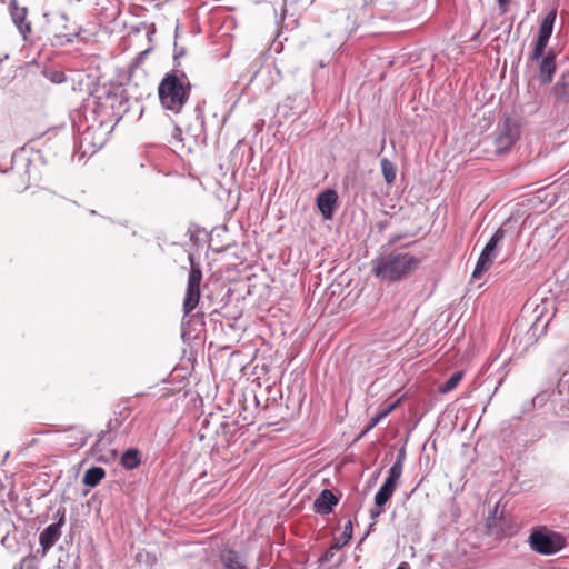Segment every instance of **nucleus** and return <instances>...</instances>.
Here are the masks:
<instances>
[{
    "label": "nucleus",
    "mask_w": 569,
    "mask_h": 569,
    "mask_svg": "<svg viewBox=\"0 0 569 569\" xmlns=\"http://www.w3.org/2000/svg\"><path fill=\"white\" fill-rule=\"evenodd\" d=\"M372 274L387 282L399 281L411 272H413L420 264V260L408 252L391 251L381 253L371 262Z\"/></svg>",
    "instance_id": "nucleus-1"
},
{
    "label": "nucleus",
    "mask_w": 569,
    "mask_h": 569,
    "mask_svg": "<svg viewBox=\"0 0 569 569\" xmlns=\"http://www.w3.org/2000/svg\"><path fill=\"white\" fill-rule=\"evenodd\" d=\"M17 18L18 19H21L22 17L20 16V12H17Z\"/></svg>",
    "instance_id": "nucleus-37"
},
{
    "label": "nucleus",
    "mask_w": 569,
    "mask_h": 569,
    "mask_svg": "<svg viewBox=\"0 0 569 569\" xmlns=\"http://www.w3.org/2000/svg\"><path fill=\"white\" fill-rule=\"evenodd\" d=\"M233 426H234V423H230L228 421H222L217 429V435L224 437L226 440L228 441L229 436L231 435V428Z\"/></svg>",
    "instance_id": "nucleus-27"
},
{
    "label": "nucleus",
    "mask_w": 569,
    "mask_h": 569,
    "mask_svg": "<svg viewBox=\"0 0 569 569\" xmlns=\"http://www.w3.org/2000/svg\"><path fill=\"white\" fill-rule=\"evenodd\" d=\"M557 17V9H552L548 12V14L542 19L538 36L535 42L533 50L529 57V60H538L545 53L548 41L553 31V24Z\"/></svg>",
    "instance_id": "nucleus-6"
},
{
    "label": "nucleus",
    "mask_w": 569,
    "mask_h": 569,
    "mask_svg": "<svg viewBox=\"0 0 569 569\" xmlns=\"http://www.w3.org/2000/svg\"><path fill=\"white\" fill-rule=\"evenodd\" d=\"M518 136L508 124L498 127L493 144L497 153L508 151L516 142Z\"/></svg>",
    "instance_id": "nucleus-14"
},
{
    "label": "nucleus",
    "mask_w": 569,
    "mask_h": 569,
    "mask_svg": "<svg viewBox=\"0 0 569 569\" xmlns=\"http://www.w3.org/2000/svg\"><path fill=\"white\" fill-rule=\"evenodd\" d=\"M13 569H39L37 556L28 555L18 565H16Z\"/></svg>",
    "instance_id": "nucleus-24"
},
{
    "label": "nucleus",
    "mask_w": 569,
    "mask_h": 569,
    "mask_svg": "<svg viewBox=\"0 0 569 569\" xmlns=\"http://www.w3.org/2000/svg\"><path fill=\"white\" fill-rule=\"evenodd\" d=\"M557 103L569 102V74H562L552 87L551 91Z\"/></svg>",
    "instance_id": "nucleus-17"
},
{
    "label": "nucleus",
    "mask_w": 569,
    "mask_h": 569,
    "mask_svg": "<svg viewBox=\"0 0 569 569\" xmlns=\"http://www.w3.org/2000/svg\"><path fill=\"white\" fill-rule=\"evenodd\" d=\"M339 503V499L329 489H323L313 501V511L319 515H329Z\"/></svg>",
    "instance_id": "nucleus-15"
},
{
    "label": "nucleus",
    "mask_w": 569,
    "mask_h": 569,
    "mask_svg": "<svg viewBox=\"0 0 569 569\" xmlns=\"http://www.w3.org/2000/svg\"><path fill=\"white\" fill-rule=\"evenodd\" d=\"M337 194L333 190H327L317 198V206L325 219H331Z\"/></svg>",
    "instance_id": "nucleus-16"
},
{
    "label": "nucleus",
    "mask_w": 569,
    "mask_h": 569,
    "mask_svg": "<svg viewBox=\"0 0 569 569\" xmlns=\"http://www.w3.org/2000/svg\"><path fill=\"white\" fill-rule=\"evenodd\" d=\"M401 401H402V398L400 397V398L396 399L395 401H392L391 403L386 405L385 408L387 409V411L389 413H391L396 408L399 407Z\"/></svg>",
    "instance_id": "nucleus-30"
},
{
    "label": "nucleus",
    "mask_w": 569,
    "mask_h": 569,
    "mask_svg": "<svg viewBox=\"0 0 569 569\" xmlns=\"http://www.w3.org/2000/svg\"><path fill=\"white\" fill-rule=\"evenodd\" d=\"M510 359H503V361L499 365L498 367V370H497V373L495 375V378L497 379V386L495 387V390H493V393L497 392V390L499 389V387L503 383L507 375H508V370H507V367L509 366V362H510ZM493 379V375L490 373L488 377H487V381Z\"/></svg>",
    "instance_id": "nucleus-23"
},
{
    "label": "nucleus",
    "mask_w": 569,
    "mask_h": 569,
    "mask_svg": "<svg viewBox=\"0 0 569 569\" xmlns=\"http://www.w3.org/2000/svg\"><path fill=\"white\" fill-rule=\"evenodd\" d=\"M396 569H410V566L407 562H401Z\"/></svg>",
    "instance_id": "nucleus-34"
},
{
    "label": "nucleus",
    "mask_w": 569,
    "mask_h": 569,
    "mask_svg": "<svg viewBox=\"0 0 569 569\" xmlns=\"http://www.w3.org/2000/svg\"><path fill=\"white\" fill-rule=\"evenodd\" d=\"M36 201L40 207L47 209L56 214H62L70 208L76 206V202L57 194L53 191L40 192L36 197Z\"/></svg>",
    "instance_id": "nucleus-7"
},
{
    "label": "nucleus",
    "mask_w": 569,
    "mask_h": 569,
    "mask_svg": "<svg viewBox=\"0 0 569 569\" xmlns=\"http://www.w3.org/2000/svg\"><path fill=\"white\" fill-rule=\"evenodd\" d=\"M497 510H498V507H496V508H495L492 517H489V518L487 519V526H488V528H491V526H492V521H495V519H496Z\"/></svg>",
    "instance_id": "nucleus-33"
},
{
    "label": "nucleus",
    "mask_w": 569,
    "mask_h": 569,
    "mask_svg": "<svg viewBox=\"0 0 569 569\" xmlns=\"http://www.w3.org/2000/svg\"><path fill=\"white\" fill-rule=\"evenodd\" d=\"M465 372L462 370H458L453 372L445 382L438 386V392L441 395H446L457 388L459 382L462 380Z\"/></svg>",
    "instance_id": "nucleus-21"
},
{
    "label": "nucleus",
    "mask_w": 569,
    "mask_h": 569,
    "mask_svg": "<svg viewBox=\"0 0 569 569\" xmlns=\"http://www.w3.org/2000/svg\"><path fill=\"white\" fill-rule=\"evenodd\" d=\"M401 475L398 467H390L386 480L375 495L376 507L382 508L391 499Z\"/></svg>",
    "instance_id": "nucleus-9"
},
{
    "label": "nucleus",
    "mask_w": 569,
    "mask_h": 569,
    "mask_svg": "<svg viewBox=\"0 0 569 569\" xmlns=\"http://www.w3.org/2000/svg\"><path fill=\"white\" fill-rule=\"evenodd\" d=\"M7 538H8L7 536L4 538H2V540H1L2 545H6Z\"/></svg>",
    "instance_id": "nucleus-36"
},
{
    "label": "nucleus",
    "mask_w": 569,
    "mask_h": 569,
    "mask_svg": "<svg viewBox=\"0 0 569 569\" xmlns=\"http://www.w3.org/2000/svg\"><path fill=\"white\" fill-rule=\"evenodd\" d=\"M61 527H62V519H59L56 522L46 527L40 532L39 543H40L41 549L38 550V552H40L42 557H44L48 553V551L54 546V543L60 539Z\"/></svg>",
    "instance_id": "nucleus-11"
},
{
    "label": "nucleus",
    "mask_w": 569,
    "mask_h": 569,
    "mask_svg": "<svg viewBox=\"0 0 569 569\" xmlns=\"http://www.w3.org/2000/svg\"><path fill=\"white\" fill-rule=\"evenodd\" d=\"M130 408L124 407L122 411L119 412L120 417H114L113 419H110L108 422V429L106 431H102L97 442L92 446L91 450L93 456H96L98 461L108 462L110 459H113L116 456V450H111L109 457H104L101 455L102 445H103V438L107 433H110L111 431L116 430L117 428L121 427L123 423V420L129 416Z\"/></svg>",
    "instance_id": "nucleus-8"
},
{
    "label": "nucleus",
    "mask_w": 569,
    "mask_h": 569,
    "mask_svg": "<svg viewBox=\"0 0 569 569\" xmlns=\"http://www.w3.org/2000/svg\"><path fill=\"white\" fill-rule=\"evenodd\" d=\"M64 516H66V510L64 508H60L57 510L56 515H54V519H62V526L64 525Z\"/></svg>",
    "instance_id": "nucleus-32"
},
{
    "label": "nucleus",
    "mask_w": 569,
    "mask_h": 569,
    "mask_svg": "<svg viewBox=\"0 0 569 569\" xmlns=\"http://www.w3.org/2000/svg\"><path fill=\"white\" fill-rule=\"evenodd\" d=\"M538 79L541 84L551 83L553 76L557 70L556 54L552 51H548L538 59Z\"/></svg>",
    "instance_id": "nucleus-12"
},
{
    "label": "nucleus",
    "mask_w": 569,
    "mask_h": 569,
    "mask_svg": "<svg viewBox=\"0 0 569 569\" xmlns=\"http://www.w3.org/2000/svg\"><path fill=\"white\" fill-rule=\"evenodd\" d=\"M77 31L73 30L71 32H57L54 33L56 44L63 46L66 43L72 42L73 38L77 37Z\"/></svg>",
    "instance_id": "nucleus-26"
},
{
    "label": "nucleus",
    "mask_w": 569,
    "mask_h": 569,
    "mask_svg": "<svg viewBox=\"0 0 569 569\" xmlns=\"http://www.w3.org/2000/svg\"><path fill=\"white\" fill-rule=\"evenodd\" d=\"M498 7L501 13H506L508 11V7L510 3V0H497Z\"/></svg>",
    "instance_id": "nucleus-31"
},
{
    "label": "nucleus",
    "mask_w": 569,
    "mask_h": 569,
    "mask_svg": "<svg viewBox=\"0 0 569 569\" xmlns=\"http://www.w3.org/2000/svg\"><path fill=\"white\" fill-rule=\"evenodd\" d=\"M389 415V412L387 411V409L383 407H380L377 412L371 417L368 426L366 427V429L363 430V433L368 432L369 430H371L372 428H375L382 419H385L387 416Z\"/></svg>",
    "instance_id": "nucleus-25"
},
{
    "label": "nucleus",
    "mask_w": 569,
    "mask_h": 569,
    "mask_svg": "<svg viewBox=\"0 0 569 569\" xmlns=\"http://www.w3.org/2000/svg\"><path fill=\"white\" fill-rule=\"evenodd\" d=\"M381 171L383 174V179L388 184H392L396 180V167L395 164L387 158H382L380 161Z\"/></svg>",
    "instance_id": "nucleus-22"
},
{
    "label": "nucleus",
    "mask_w": 569,
    "mask_h": 569,
    "mask_svg": "<svg viewBox=\"0 0 569 569\" xmlns=\"http://www.w3.org/2000/svg\"><path fill=\"white\" fill-rule=\"evenodd\" d=\"M529 545L535 552L551 556L565 548L566 538L562 533L542 526L531 531Z\"/></svg>",
    "instance_id": "nucleus-3"
},
{
    "label": "nucleus",
    "mask_w": 569,
    "mask_h": 569,
    "mask_svg": "<svg viewBox=\"0 0 569 569\" xmlns=\"http://www.w3.org/2000/svg\"><path fill=\"white\" fill-rule=\"evenodd\" d=\"M191 269L188 276V284L186 290V297L183 300V312L190 315L198 306L200 300V283L202 280L201 268L194 263L193 258L190 257Z\"/></svg>",
    "instance_id": "nucleus-4"
},
{
    "label": "nucleus",
    "mask_w": 569,
    "mask_h": 569,
    "mask_svg": "<svg viewBox=\"0 0 569 569\" xmlns=\"http://www.w3.org/2000/svg\"><path fill=\"white\" fill-rule=\"evenodd\" d=\"M401 475L398 467H390L386 480L375 495L376 507L382 508L391 499Z\"/></svg>",
    "instance_id": "nucleus-10"
},
{
    "label": "nucleus",
    "mask_w": 569,
    "mask_h": 569,
    "mask_svg": "<svg viewBox=\"0 0 569 569\" xmlns=\"http://www.w3.org/2000/svg\"><path fill=\"white\" fill-rule=\"evenodd\" d=\"M496 360H498V358H492V360L488 365L485 366L486 370H489L493 366Z\"/></svg>",
    "instance_id": "nucleus-35"
},
{
    "label": "nucleus",
    "mask_w": 569,
    "mask_h": 569,
    "mask_svg": "<svg viewBox=\"0 0 569 569\" xmlns=\"http://www.w3.org/2000/svg\"><path fill=\"white\" fill-rule=\"evenodd\" d=\"M140 453L138 449H127L120 459L121 466L127 470H133L140 465Z\"/></svg>",
    "instance_id": "nucleus-19"
},
{
    "label": "nucleus",
    "mask_w": 569,
    "mask_h": 569,
    "mask_svg": "<svg viewBox=\"0 0 569 569\" xmlns=\"http://www.w3.org/2000/svg\"><path fill=\"white\" fill-rule=\"evenodd\" d=\"M505 234L506 232L502 228L497 229V231L492 234L482 252L480 253L476 268L472 272V278H481V276L491 268L497 257V247L503 240Z\"/></svg>",
    "instance_id": "nucleus-5"
},
{
    "label": "nucleus",
    "mask_w": 569,
    "mask_h": 569,
    "mask_svg": "<svg viewBox=\"0 0 569 569\" xmlns=\"http://www.w3.org/2000/svg\"><path fill=\"white\" fill-rule=\"evenodd\" d=\"M190 89V82L184 72H169L159 83V100L163 108L179 112L189 98Z\"/></svg>",
    "instance_id": "nucleus-2"
},
{
    "label": "nucleus",
    "mask_w": 569,
    "mask_h": 569,
    "mask_svg": "<svg viewBox=\"0 0 569 569\" xmlns=\"http://www.w3.org/2000/svg\"><path fill=\"white\" fill-rule=\"evenodd\" d=\"M106 471L101 467H91L89 468L82 478V482L88 487H96L99 482L104 478Z\"/></svg>",
    "instance_id": "nucleus-20"
},
{
    "label": "nucleus",
    "mask_w": 569,
    "mask_h": 569,
    "mask_svg": "<svg viewBox=\"0 0 569 569\" xmlns=\"http://www.w3.org/2000/svg\"><path fill=\"white\" fill-rule=\"evenodd\" d=\"M224 569H247L239 553L233 549H224L220 555Z\"/></svg>",
    "instance_id": "nucleus-18"
},
{
    "label": "nucleus",
    "mask_w": 569,
    "mask_h": 569,
    "mask_svg": "<svg viewBox=\"0 0 569 569\" xmlns=\"http://www.w3.org/2000/svg\"><path fill=\"white\" fill-rule=\"evenodd\" d=\"M383 512V507L382 508H378L376 507V509H372L370 511V518L372 519V523L370 525V527H372L375 523H376V519Z\"/></svg>",
    "instance_id": "nucleus-29"
},
{
    "label": "nucleus",
    "mask_w": 569,
    "mask_h": 569,
    "mask_svg": "<svg viewBox=\"0 0 569 569\" xmlns=\"http://www.w3.org/2000/svg\"><path fill=\"white\" fill-rule=\"evenodd\" d=\"M405 457H406V449L401 448L399 450L398 455H397L396 461L391 466V467H398L399 468V472H401V473H402V469H403Z\"/></svg>",
    "instance_id": "nucleus-28"
},
{
    "label": "nucleus",
    "mask_w": 569,
    "mask_h": 569,
    "mask_svg": "<svg viewBox=\"0 0 569 569\" xmlns=\"http://www.w3.org/2000/svg\"><path fill=\"white\" fill-rule=\"evenodd\" d=\"M352 535L353 525L351 520H348V522L345 525L343 531L340 535V537L333 539V542L328 548V550L319 558V562H329L333 558L335 553L351 540Z\"/></svg>",
    "instance_id": "nucleus-13"
},
{
    "label": "nucleus",
    "mask_w": 569,
    "mask_h": 569,
    "mask_svg": "<svg viewBox=\"0 0 569 569\" xmlns=\"http://www.w3.org/2000/svg\"><path fill=\"white\" fill-rule=\"evenodd\" d=\"M17 18L18 19H21L22 17L20 16V12H17Z\"/></svg>",
    "instance_id": "nucleus-38"
}]
</instances>
